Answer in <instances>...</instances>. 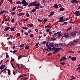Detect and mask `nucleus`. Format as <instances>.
Returning a JSON list of instances; mask_svg holds the SVG:
<instances>
[{
  "instance_id": "nucleus-55",
  "label": "nucleus",
  "mask_w": 80,
  "mask_h": 80,
  "mask_svg": "<svg viewBox=\"0 0 80 80\" xmlns=\"http://www.w3.org/2000/svg\"><path fill=\"white\" fill-rule=\"evenodd\" d=\"M80 69V67H78V68H77V71L78 70Z\"/></svg>"
},
{
  "instance_id": "nucleus-44",
  "label": "nucleus",
  "mask_w": 80,
  "mask_h": 80,
  "mask_svg": "<svg viewBox=\"0 0 80 80\" xmlns=\"http://www.w3.org/2000/svg\"><path fill=\"white\" fill-rule=\"evenodd\" d=\"M61 36V34L60 33H58V37H60Z\"/></svg>"
},
{
  "instance_id": "nucleus-56",
  "label": "nucleus",
  "mask_w": 80,
  "mask_h": 80,
  "mask_svg": "<svg viewBox=\"0 0 80 80\" xmlns=\"http://www.w3.org/2000/svg\"><path fill=\"white\" fill-rule=\"evenodd\" d=\"M17 35L18 36H20V33H18Z\"/></svg>"
},
{
  "instance_id": "nucleus-8",
  "label": "nucleus",
  "mask_w": 80,
  "mask_h": 80,
  "mask_svg": "<svg viewBox=\"0 0 80 80\" xmlns=\"http://www.w3.org/2000/svg\"><path fill=\"white\" fill-rule=\"evenodd\" d=\"M59 51V49L57 48L53 51V53H54V54H56V53H57V52H58Z\"/></svg>"
},
{
  "instance_id": "nucleus-21",
  "label": "nucleus",
  "mask_w": 80,
  "mask_h": 80,
  "mask_svg": "<svg viewBox=\"0 0 80 80\" xmlns=\"http://www.w3.org/2000/svg\"><path fill=\"white\" fill-rule=\"evenodd\" d=\"M71 78H72L70 79L69 80H74V79H75V78H76V77H73V76L71 77Z\"/></svg>"
},
{
  "instance_id": "nucleus-19",
  "label": "nucleus",
  "mask_w": 80,
  "mask_h": 80,
  "mask_svg": "<svg viewBox=\"0 0 80 80\" xmlns=\"http://www.w3.org/2000/svg\"><path fill=\"white\" fill-rule=\"evenodd\" d=\"M65 10V8H61L59 10L60 11H63Z\"/></svg>"
},
{
  "instance_id": "nucleus-54",
  "label": "nucleus",
  "mask_w": 80,
  "mask_h": 80,
  "mask_svg": "<svg viewBox=\"0 0 80 80\" xmlns=\"http://www.w3.org/2000/svg\"><path fill=\"white\" fill-rule=\"evenodd\" d=\"M11 65L12 67H13V68H14V66H13V63H11Z\"/></svg>"
},
{
  "instance_id": "nucleus-12",
  "label": "nucleus",
  "mask_w": 80,
  "mask_h": 80,
  "mask_svg": "<svg viewBox=\"0 0 80 80\" xmlns=\"http://www.w3.org/2000/svg\"><path fill=\"white\" fill-rule=\"evenodd\" d=\"M74 45H75L74 43H73V42H72L71 43V44H70V46L71 47H73Z\"/></svg>"
},
{
  "instance_id": "nucleus-38",
  "label": "nucleus",
  "mask_w": 80,
  "mask_h": 80,
  "mask_svg": "<svg viewBox=\"0 0 80 80\" xmlns=\"http://www.w3.org/2000/svg\"><path fill=\"white\" fill-rule=\"evenodd\" d=\"M35 31L36 32H38V28H37L35 29Z\"/></svg>"
},
{
  "instance_id": "nucleus-15",
  "label": "nucleus",
  "mask_w": 80,
  "mask_h": 80,
  "mask_svg": "<svg viewBox=\"0 0 80 80\" xmlns=\"http://www.w3.org/2000/svg\"><path fill=\"white\" fill-rule=\"evenodd\" d=\"M8 72V73L9 75H11V73H10V70L9 69H7Z\"/></svg>"
},
{
  "instance_id": "nucleus-63",
  "label": "nucleus",
  "mask_w": 80,
  "mask_h": 80,
  "mask_svg": "<svg viewBox=\"0 0 80 80\" xmlns=\"http://www.w3.org/2000/svg\"><path fill=\"white\" fill-rule=\"evenodd\" d=\"M79 15H80V13L78 14H77L76 15V16H79Z\"/></svg>"
},
{
  "instance_id": "nucleus-49",
  "label": "nucleus",
  "mask_w": 80,
  "mask_h": 80,
  "mask_svg": "<svg viewBox=\"0 0 80 80\" xmlns=\"http://www.w3.org/2000/svg\"><path fill=\"white\" fill-rule=\"evenodd\" d=\"M17 50H14L13 51V54H14V53H16V52H17Z\"/></svg>"
},
{
  "instance_id": "nucleus-58",
  "label": "nucleus",
  "mask_w": 80,
  "mask_h": 80,
  "mask_svg": "<svg viewBox=\"0 0 80 80\" xmlns=\"http://www.w3.org/2000/svg\"><path fill=\"white\" fill-rule=\"evenodd\" d=\"M12 61H15V59L13 58L12 59V60H11V62H12Z\"/></svg>"
},
{
  "instance_id": "nucleus-40",
  "label": "nucleus",
  "mask_w": 80,
  "mask_h": 80,
  "mask_svg": "<svg viewBox=\"0 0 80 80\" xmlns=\"http://www.w3.org/2000/svg\"><path fill=\"white\" fill-rule=\"evenodd\" d=\"M24 45V44H22L19 46V47L21 48V47H23Z\"/></svg>"
},
{
  "instance_id": "nucleus-6",
  "label": "nucleus",
  "mask_w": 80,
  "mask_h": 80,
  "mask_svg": "<svg viewBox=\"0 0 80 80\" xmlns=\"http://www.w3.org/2000/svg\"><path fill=\"white\" fill-rule=\"evenodd\" d=\"M66 59H67L66 57H63L62 59L59 61V62H62V60L65 61V60H66Z\"/></svg>"
},
{
  "instance_id": "nucleus-31",
  "label": "nucleus",
  "mask_w": 80,
  "mask_h": 80,
  "mask_svg": "<svg viewBox=\"0 0 80 80\" xmlns=\"http://www.w3.org/2000/svg\"><path fill=\"white\" fill-rule=\"evenodd\" d=\"M67 22H64L62 23V25H64L65 24H67Z\"/></svg>"
},
{
  "instance_id": "nucleus-47",
  "label": "nucleus",
  "mask_w": 80,
  "mask_h": 80,
  "mask_svg": "<svg viewBox=\"0 0 80 80\" xmlns=\"http://www.w3.org/2000/svg\"><path fill=\"white\" fill-rule=\"evenodd\" d=\"M23 80H27V78L25 77H24L23 78Z\"/></svg>"
},
{
  "instance_id": "nucleus-42",
  "label": "nucleus",
  "mask_w": 80,
  "mask_h": 80,
  "mask_svg": "<svg viewBox=\"0 0 80 80\" xmlns=\"http://www.w3.org/2000/svg\"><path fill=\"white\" fill-rule=\"evenodd\" d=\"M22 58V55H20L18 57V60H20V58Z\"/></svg>"
},
{
  "instance_id": "nucleus-41",
  "label": "nucleus",
  "mask_w": 80,
  "mask_h": 80,
  "mask_svg": "<svg viewBox=\"0 0 80 80\" xmlns=\"http://www.w3.org/2000/svg\"><path fill=\"white\" fill-rule=\"evenodd\" d=\"M47 19L45 18L44 19V23L46 22H47Z\"/></svg>"
},
{
  "instance_id": "nucleus-62",
  "label": "nucleus",
  "mask_w": 80,
  "mask_h": 80,
  "mask_svg": "<svg viewBox=\"0 0 80 80\" xmlns=\"http://www.w3.org/2000/svg\"><path fill=\"white\" fill-rule=\"evenodd\" d=\"M38 44H39V43H37L35 45V46H38Z\"/></svg>"
},
{
  "instance_id": "nucleus-29",
  "label": "nucleus",
  "mask_w": 80,
  "mask_h": 80,
  "mask_svg": "<svg viewBox=\"0 0 80 80\" xmlns=\"http://www.w3.org/2000/svg\"><path fill=\"white\" fill-rule=\"evenodd\" d=\"M50 26L49 25H47L46 26H45L44 28H49V27H50Z\"/></svg>"
},
{
  "instance_id": "nucleus-64",
  "label": "nucleus",
  "mask_w": 80,
  "mask_h": 80,
  "mask_svg": "<svg viewBox=\"0 0 80 80\" xmlns=\"http://www.w3.org/2000/svg\"><path fill=\"white\" fill-rule=\"evenodd\" d=\"M16 73H15V72H13V75H15Z\"/></svg>"
},
{
  "instance_id": "nucleus-59",
  "label": "nucleus",
  "mask_w": 80,
  "mask_h": 80,
  "mask_svg": "<svg viewBox=\"0 0 80 80\" xmlns=\"http://www.w3.org/2000/svg\"><path fill=\"white\" fill-rule=\"evenodd\" d=\"M9 19H5V22H8V20H9Z\"/></svg>"
},
{
  "instance_id": "nucleus-37",
  "label": "nucleus",
  "mask_w": 80,
  "mask_h": 80,
  "mask_svg": "<svg viewBox=\"0 0 80 80\" xmlns=\"http://www.w3.org/2000/svg\"><path fill=\"white\" fill-rule=\"evenodd\" d=\"M36 9H34L31 11L32 12H34L36 11Z\"/></svg>"
},
{
  "instance_id": "nucleus-33",
  "label": "nucleus",
  "mask_w": 80,
  "mask_h": 80,
  "mask_svg": "<svg viewBox=\"0 0 80 80\" xmlns=\"http://www.w3.org/2000/svg\"><path fill=\"white\" fill-rule=\"evenodd\" d=\"M22 28L24 30H27V29H28V28H26L25 27H23Z\"/></svg>"
},
{
  "instance_id": "nucleus-57",
  "label": "nucleus",
  "mask_w": 80,
  "mask_h": 80,
  "mask_svg": "<svg viewBox=\"0 0 80 80\" xmlns=\"http://www.w3.org/2000/svg\"><path fill=\"white\" fill-rule=\"evenodd\" d=\"M52 53H49L48 54V56H50V55H52Z\"/></svg>"
},
{
  "instance_id": "nucleus-48",
  "label": "nucleus",
  "mask_w": 80,
  "mask_h": 80,
  "mask_svg": "<svg viewBox=\"0 0 80 80\" xmlns=\"http://www.w3.org/2000/svg\"><path fill=\"white\" fill-rule=\"evenodd\" d=\"M33 34H31L30 35V37H31V38H32V37H33Z\"/></svg>"
},
{
  "instance_id": "nucleus-11",
  "label": "nucleus",
  "mask_w": 80,
  "mask_h": 80,
  "mask_svg": "<svg viewBox=\"0 0 80 80\" xmlns=\"http://www.w3.org/2000/svg\"><path fill=\"white\" fill-rule=\"evenodd\" d=\"M10 27H8L6 28L5 29H4V31L5 32H6V31H7V30H9V29H10Z\"/></svg>"
},
{
  "instance_id": "nucleus-22",
  "label": "nucleus",
  "mask_w": 80,
  "mask_h": 80,
  "mask_svg": "<svg viewBox=\"0 0 80 80\" xmlns=\"http://www.w3.org/2000/svg\"><path fill=\"white\" fill-rule=\"evenodd\" d=\"M78 13H80V11H77L74 13V14L75 15H77V14H78Z\"/></svg>"
},
{
  "instance_id": "nucleus-53",
  "label": "nucleus",
  "mask_w": 80,
  "mask_h": 80,
  "mask_svg": "<svg viewBox=\"0 0 80 80\" xmlns=\"http://www.w3.org/2000/svg\"><path fill=\"white\" fill-rule=\"evenodd\" d=\"M42 2L43 3H45L46 2L45 1V0H43L42 1Z\"/></svg>"
},
{
  "instance_id": "nucleus-4",
  "label": "nucleus",
  "mask_w": 80,
  "mask_h": 80,
  "mask_svg": "<svg viewBox=\"0 0 80 80\" xmlns=\"http://www.w3.org/2000/svg\"><path fill=\"white\" fill-rule=\"evenodd\" d=\"M64 35L65 38H68V36H69L68 33H64Z\"/></svg>"
},
{
  "instance_id": "nucleus-35",
  "label": "nucleus",
  "mask_w": 80,
  "mask_h": 80,
  "mask_svg": "<svg viewBox=\"0 0 80 80\" xmlns=\"http://www.w3.org/2000/svg\"><path fill=\"white\" fill-rule=\"evenodd\" d=\"M16 7H14L12 9V11H14V10H15V9H16Z\"/></svg>"
},
{
  "instance_id": "nucleus-14",
  "label": "nucleus",
  "mask_w": 80,
  "mask_h": 80,
  "mask_svg": "<svg viewBox=\"0 0 80 80\" xmlns=\"http://www.w3.org/2000/svg\"><path fill=\"white\" fill-rule=\"evenodd\" d=\"M49 45L50 47H53V42L49 43Z\"/></svg>"
},
{
  "instance_id": "nucleus-61",
  "label": "nucleus",
  "mask_w": 80,
  "mask_h": 80,
  "mask_svg": "<svg viewBox=\"0 0 80 80\" xmlns=\"http://www.w3.org/2000/svg\"><path fill=\"white\" fill-rule=\"evenodd\" d=\"M38 22H42L41 20H40V19H38Z\"/></svg>"
},
{
  "instance_id": "nucleus-51",
  "label": "nucleus",
  "mask_w": 80,
  "mask_h": 80,
  "mask_svg": "<svg viewBox=\"0 0 80 80\" xmlns=\"http://www.w3.org/2000/svg\"><path fill=\"white\" fill-rule=\"evenodd\" d=\"M51 15H53V14H54V12H52L51 13H50Z\"/></svg>"
},
{
  "instance_id": "nucleus-27",
  "label": "nucleus",
  "mask_w": 80,
  "mask_h": 80,
  "mask_svg": "<svg viewBox=\"0 0 80 80\" xmlns=\"http://www.w3.org/2000/svg\"><path fill=\"white\" fill-rule=\"evenodd\" d=\"M30 48V46H27L25 47V49L27 50V49H28Z\"/></svg>"
},
{
  "instance_id": "nucleus-30",
  "label": "nucleus",
  "mask_w": 80,
  "mask_h": 80,
  "mask_svg": "<svg viewBox=\"0 0 80 80\" xmlns=\"http://www.w3.org/2000/svg\"><path fill=\"white\" fill-rule=\"evenodd\" d=\"M29 26L30 27H33V24H30Z\"/></svg>"
},
{
  "instance_id": "nucleus-24",
  "label": "nucleus",
  "mask_w": 80,
  "mask_h": 80,
  "mask_svg": "<svg viewBox=\"0 0 80 80\" xmlns=\"http://www.w3.org/2000/svg\"><path fill=\"white\" fill-rule=\"evenodd\" d=\"M6 12V11H2L0 13V15H2V13H5V12Z\"/></svg>"
},
{
  "instance_id": "nucleus-34",
  "label": "nucleus",
  "mask_w": 80,
  "mask_h": 80,
  "mask_svg": "<svg viewBox=\"0 0 80 80\" xmlns=\"http://www.w3.org/2000/svg\"><path fill=\"white\" fill-rule=\"evenodd\" d=\"M21 2H20V1H18L17 2H16V3L17 4H19Z\"/></svg>"
},
{
  "instance_id": "nucleus-13",
  "label": "nucleus",
  "mask_w": 80,
  "mask_h": 80,
  "mask_svg": "<svg viewBox=\"0 0 80 80\" xmlns=\"http://www.w3.org/2000/svg\"><path fill=\"white\" fill-rule=\"evenodd\" d=\"M59 19H60V20L59 21V22H62V20L63 19V17H61L60 18H59Z\"/></svg>"
},
{
  "instance_id": "nucleus-52",
  "label": "nucleus",
  "mask_w": 80,
  "mask_h": 80,
  "mask_svg": "<svg viewBox=\"0 0 80 80\" xmlns=\"http://www.w3.org/2000/svg\"><path fill=\"white\" fill-rule=\"evenodd\" d=\"M49 31H50V29H48L46 30L47 32H49Z\"/></svg>"
},
{
  "instance_id": "nucleus-43",
  "label": "nucleus",
  "mask_w": 80,
  "mask_h": 80,
  "mask_svg": "<svg viewBox=\"0 0 80 80\" xmlns=\"http://www.w3.org/2000/svg\"><path fill=\"white\" fill-rule=\"evenodd\" d=\"M26 16L27 17H30V15L28 13H26Z\"/></svg>"
},
{
  "instance_id": "nucleus-32",
  "label": "nucleus",
  "mask_w": 80,
  "mask_h": 80,
  "mask_svg": "<svg viewBox=\"0 0 80 80\" xmlns=\"http://www.w3.org/2000/svg\"><path fill=\"white\" fill-rule=\"evenodd\" d=\"M60 64H61V65H65V63L63 62H61V63H60Z\"/></svg>"
},
{
  "instance_id": "nucleus-26",
  "label": "nucleus",
  "mask_w": 80,
  "mask_h": 80,
  "mask_svg": "<svg viewBox=\"0 0 80 80\" xmlns=\"http://www.w3.org/2000/svg\"><path fill=\"white\" fill-rule=\"evenodd\" d=\"M6 72V70L5 69L2 70L0 74H1L2 73H3V72Z\"/></svg>"
},
{
  "instance_id": "nucleus-18",
  "label": "nucleus",
  "mask_w": 80,
  "mask_h": 80,
  "mask_svg": "<svg viewBox=\"0 0 80 80\" xmlns=\"http://www.w3.org/2000/svg\"><path fill=\"white\" fill-rule=\"evenodd\" d=\"M24 15V13H19L17 14V15H20V16H22V15Z\"/></svg>"
},
{
  "instance_id": "nucleus-1",
  "label": "nucleus",
  "mask_w": 80,
  "mask_h": 80,
  "mask_svg": "<svg viewBox=\"0 0 80 80\" xmlns=\"http://www.w3.org/2000/svg\"><path fill=\"white\" fill-rule=\"evenodd\" d=\"M37 1H35L34 2H32L30 3L28 5V7H30L31 6H37L34 7V8L35 9H39L40 8V7L39 6H40L41 4L40 3H37Z\"/></svg>"
},
{
  "instance_id": "nucleus-2",
  "label": "nucleus",
  "mask_w": 80,
  "mask_h": 80,
  "mask_svg": "<svg viewBox=\"0 0 80 80\" xmlns=\"http://www.w3.org/2000/svg\"><path fill=\"white\" fill-rule=\"evenodd\" d=\"M21 3L23 4V6L25 7V6H27L28 5V3L26 2L25 0H22L21 2Z\"/></svg>"
},
{
  "instance_id": "nucleus-16",
  "label": "nucleus",
  "mask_w": 80,
  "mask_h": 80,
  "mask_svg": "<svg viewBox=\"0 0 80 80\" xmlns=\"http://www.w3.org/2000/svg\"><path fill=\"white\" fill-rule=\"evenodd\" d=\"M54 7L55 8H58V6L57 4H54Z\"/></svg>"
},
{
  "instance_id": "nucleus-50",
  "label": "nucleus",
  "mask_w": 80,
  "mask_h": 80,
  "mask_svg": "<svg viewBox=\"0 0 80 80\" xmlns=\"http://www.w3.org/2000/svg\"><path fill=\"white\" fill-rule=\"evenodd\" d=\"M71 28H72V27H70L69 28H68L67 29V31H68V30H71Z\"/></svg>"
},
{
  "instance_id": "nucleus-45",
  "label": "nucleus",
  "mask_w": 80,
  "mask_h": 80,
  "mask_svg": "<svg viewBox=\"0 0 80 80\" xmlns=\"http://www.w3.org/2000/svg\"><path fill=\"white\" fill-rule=\"evenodd\" d=\"M46 43V42H45V41H44L42 42V44H44V45H45Z\"/></svg>"
},
{
  "instance_id": "nucleus-10",
  "label": "nucleus",
  "mask_w": 80,
  "mask_h": 80,
  "mask_svg": "<svg viewBox=\"0 0 80 80\" xmlns=\"http://www.w3.org/2000/svg\"><path fill=\"white\" fill-rule=\"evenodd\" d=\"M71 3H75V2H76V3H78V1L76 0H73L72 1H71Z\"/></svg>"
},
{
  "instance_id": "nucleus-60",
  "label": "nucleus",
  "mask_w": 80,
  "mask_h": 80,
  "mask_svg": "<svg viewBox=\"0 0 80 80\" xmlns=\"http://www.w3.org/2000/svg\"><path fill=\"white\" fill-rule=\"evenodd\" d=\"M44 37H46L47 36V34L45 33L44 34H43Z\"/></svg>"
},
{
  "instance_id": "nucleus-9",
  "label": "nucleus",
  "mask_w": 80,
  "mask_h": 80,
  "mask_svg": "<svg viewBox=\"0 0 80 80\" xmlns=\"http://www.w3.org/2000/svg\"><path fill=\"white\" fill-rule=\"evenodd\" d=\"M5 64H4V65H2L0 67V69L1 70H3L5 68Z\"/></svg>"
},
{
  "instance_id": "nucleus-39",
  "label": "nucleus",
  "mask_w": 80,
  "mask_h": 80,
  "mask_svg": "<svg viewBox=\"0 0 80 80\" xmlns=\"http://www.w3.org/2000/svg\"><path fill=\"white\" fill-rule=\"evenodd\" d=\"M15 20V18H13L12 20H11V22H12V23H13V22H14V20Z\"/></svg>"
},
{
  "instance_id": "nucleus-28",
  "label": "nucleus",
  "mask_w": 80,
  "mask_h": 80,
  "mask_svg": "<svg viewBox=\"0 0 80 80\" xmlns=\"http://www.w3.org/2000/svg\"><path fill=\"white\" fill-rule=\"evenodd\" d=\"M8 53H6V58H8V57H9V56H8Z\"/></svg>"
},
{
  "instance_id": "nucleus-36",
  "label": "nucleus",
  "mask_w": 80,
  "mask_h": 80,
  "mask_svg": "<svg viewBox=\"0 0 80 80\" xmlns=\"http://www.w3.org/2000/svg\"><path fill=\"white\" fill-rule=\"evenodd\" d=\"M69 23H75V21L74 22H72V21H70L69 22Z\"/></svg>"
},
{
  "instance_id": "nucleus-5",
  "label": "nucleus",
  "mask_w": 80,
  "mask_h": 80,
  "mask_svg": "<svg viewBox=\"0 0 80 80\" xmlns=\"http://www.w3.org/2000/svg\"><path fill=\"white\" fill-rule=\"evenodd\" d=\"M48 45V42H47L46 43V46L47 47V48H48V50H52V48L51 47H50Z\"/></svg>"
},
{
  "instance_id": "nucleus-23",
  "label": "nucleus",
  "mask_w": 80,
  "mask_h": 80,
  "mask_svg": "<svg viewBox=\"0 0 80 80\" xmlns=\"http://www.w3.org/2000/svg\"><path fill=\"white\" fill-rule=\"evenodd\" d=\"M51 40L52 41H55V40H56V38H51Z\"/></svg>"
},
{
  "instance_id": "nucleus-20",
  "label": "nucleus",
  "mask_w": 80,
  "mask_h": 80,
  "mask_svg": "<svg viewBox=\"0 0 80 80\" xmlns=\"http://www.w3.org/2000/svg\"><path fill=\"white\" fill-rule=\"evenodd\" d=\"M56 47H60V46H61V44H57L55 45Z\"/></svg>"
},
{
  "instance_id": "nucleus-3",
  "label": "nucleus",
  "mask_w": 80,
  "mask_h": 80,
  "mask_svg": "<svg viewBox=\"0 0 80 80\" xmlns=\"http://www.w3.org/2000/svg\"><path fill=\"white\" fill-rule=\"evenodd\" d=\"M71 35L72 36H73V37H75V36L77 35V31H75L72 33H71Z\"/></svg>"
},
{
  "instance_id": "nucleus-46",
  "label": "nucleus",
  "mask_w": 80,
  "mask_h": 80,
  "mask_svg": "<svg viewBox=\"0 0 80 80\" xmlns=\"http://www.w3.org/2000/svg\"><path fill=\"white\" fill-rule=\"evenodd\" d=\"M15 12H12L11 13V14H12V15H15Z\"/></svg>"
},
{
  "instance_id": "nucleus-7",
  "label": "nucleus",
  "mask_w": 80,
  "mask_h": 80,
  "mask_svg": "<svg viewBox=\"0 0 80 80\" xmlns=\"http://www.w3.org/2000/svg\"><path fill=\"white\" fill-rule=\"evenodd\" d=\"M78 39H77L73 41V43L74 44V45H75L77 44V43H78Z\"/></svg>"
},
{
  "instance_id": "nucleus-25",
  "label": "nucleus",
  "mask_w": 80,
  "mask_h": 80,
  "mask_svg": "<svg viewBox=\"0 0 80 80\" xmlns=\"http://www.w3.org/2000/svg\"><path fill=\"white\" fill-rule=\"evenodd\" d=\"M10 29L12 32H13V31H14V28H11Z\"/></svg>"
},
{
  "instance_id": "nucleus-17",
  "label": "nucleus",
  "mask_w": 80,
  "mask_h": 80,
  "mask_svg": "<svg viewBox=\"0 0 80 80\" xmlns=\"http://www.w3.org/2000/svg\"><path fill=\"white\" fill-rule=\"evenodd\" d=\"M71 59L72 61H75V60H76V59H77L75 57H72Z\"/></svg>"
}]
</instances>
